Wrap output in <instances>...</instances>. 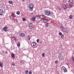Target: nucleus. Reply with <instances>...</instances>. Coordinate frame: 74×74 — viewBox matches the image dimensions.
<instances>
[{
    "label": "nucleus",
    "instance_id": "nucleus-38",
    "mask_svg": "<svg viewBox=\"0 0 74 74\" xmlns=\"http://www.w3.org/2000/svg\"><path fill=\"white\" fill-rule=\"evenodd\" d=\"M13 40H15V41L16 40V38H15L13 37Z\"/></svg>",
    "mask_w": 74,
    "mask_h": 74
},
{
    "label": "nucleus",
    "instance_id": "nucleus-48",
    "mask_svg": "<svg viewBox=\"0 0 74 74\" xmlns=\"http://www.w3.org/2000/svg\"><path fill=\"white\" fill-rule=\"evenodd\" d=\"M65 0V1H66L67 0Z\"/></svg>",
    "mask_w": 74,
    "mask_h": 74
},
{
    "label": "nucleus",
    "instance_id": "nucleus-7",
    "mask_svg": "<svg viewBox=\"0 0 74 74\" xmlns=\"http://www.w3.org/2000/svg\"><path fill=\"white\" fill-rule=\"evenodd\" d=\"M4 13V11L1 9H0V15H3Z\"/></svg>",
    "mask_w": 74,
    "mask_h": 74
},
{
    "label": "nucleus",
    "instance_id": "nucleus-20",
    "mask_svg": "<svg viewBox=\"0 0 74 74\" xmlns=\"http://www.w3.org/2000/svg\"><path fill=\"white\" fill-rule=\"evenodd\" d=\"M66 68L64 67V66H62V71H63L65 69H66Z\"/></svg>",
    "mask_w": 74,
    "mask_h": 74
},
{
    "label": "nucleus",
    "instance_id": "nucleus-47",
    "mask_svg": "<svg viewBox=\"0 0 74 74\" xmlns=\"http://www.w3.org/2000/svg\"><path fill=\"white\" fill-rule=\"evenodd\" d=\"M49 54L51 55V53H50Z\"/></svg>",
    "mask_w": 74,
    "mask_h": 74
},
{
    "label": "nucleus",
    "instance_id": "nucleus-45",
    "mask_svg": "<svg viewBox=\"0 0 74 74\" xmlns=\"http://www.w3.org/2000/svg\"><path fill=\"white\" fill-rule=\"evenodd\" d=\"M19 36H20V37L21 36V34H20V35H19Z\"/></svg>",
    "mask_w": 74,
    "mask_h": 74
},
{
    "label": "nucleus",
    "instance_id": "nucleus-49",
    "mask_svg": "<svg viewBox=\"0 0 74 74\" xmlns=\"http://www.w3.org/2000/svg\"><path fill=\"white\" fill-rule=\"evenodd\" d=\"M3 52V53H4V52Z\"/></svg>",
    "mask_w": 74,
    "mask_h": 74
},
{
    "label": "nucleus",
    "instance_id": "nucleus-17",
    "mask_svg": "<svg viewBox=\"0 0 74 74\" xmlns=\"http://www.w3.org/2000/svg\"><path fill=\"white\" fill-rule=\"evenodd\" d=\"M33 46L34 47H35V48H36V43L35 42L33 43Z\"/></svg>",
    "mask_w": 74,
    "mask_h": 74
},
{
    "label": "nucleus",
    "instance_id": "nucleus-15",
    "mask_svg": "<svg viewBox=\"0 0 74 74\" xmlns=\"http://www.w3.org/2000/svg\"><path fill=\"white\" fill-rule=\"evenodd\" d=\"M8 3L10 4H13V3L12 2V1H9Z\"/></svg>",
    "mask_w": 74,
    "mask_h": 74
},
{
    "label": "nucleus",
    "instance_id": "nucleus-46",
    "mask_svg": "<svg viewBox=\"0 0 74 74\" xmlns=\"http://www.w3.org/2000/svg\"><path fill=\"white\" fill-rule=\"evenodd\" d=\"M59 10H61V9L59 8Z\"/></svg>",
    "mask_w": 74,
    "mask_h": 74
},
{
    "label": "nucleus",
    "instance_id": "nucleus-44",
    "mask_svg": "<svg viewBox=\"0 0 74 74\" xmlns=\"http://www.w3.org/2000/svg\"><path fill=\"white\" fill-rule=\"evenodd\" d=\"M25 0H22V1H25Z\"/></svg>",
    "mask_w": 74,
    "mask_h": 74
},
{
    "label": "nucleus",
    "instance_id": "nucleus-29",
    "mask_svg": "<svg viewBox=\"0 0 74 74\" xmlns=\"http://www.w3.org/2000/svg\"><path fill=\"white\" fill-rule=\"evenodd\" d=\"M12 64L13 66H15V63L12 62Z\"/></svg>",
    "mask_w": 74,
    "mask_h": 74
},
{
    "label": "nucleus",
    "instance_id": "nucleus-23",
    "mask_svg": "<svg viewBox=\"0 0 74 74\" xmlns=\"http://www.w3.org/2000/svg\"><path fill=\"white\" fill-rule=\"evenodd\" d=\"M28 73H29V71L28 70H26L25 71V73L26 74H28Z\"/></svg>",
    "mask_w": 74,
    "mask_h": 74
},
{
    "label": "nucleus",
    "instance_id": "nucleus-1",
    "mask_svg": "<svg viewBox=\"0 0 74 74\" xmlns=\"http://www.w3.org/2000/svg\"><path fill=\"white\" fill-rule=\"evenodd\" d=\"M45 15H47L48 16H51L53 14V12H51L49 10H46V12H45Z\"/></svg>",
    "mask_w": 74,
    "mask_h": 74
},
{
    "label": "nucleus",
    "instance_id": "nucleus-34",
    "mask_svg": "<svg viewBox=\"0 0 74 74\" xmlns=\"http://www.w3.org/2000/svg\"><path fill=\"white\" fill-rule=\"evenodd\" d=\"M55 63H56V64H57V63H58V60H56L55 61Z\"/></svg>",
    "mask_w": 74,
    "mask_h": 74
},
{
    "label": "nucleus",
    "instance_id": "nucleus-8",
    "mask_svg": "<svg viewBox=\"0 0 74 74\" xmlns=\"http://www.w3.org/2000/svg\"><path fill=\"white\" fill-rule=\"evenodd\" d=\"M62 7L64 10H65V9H66L67 8V7L66 6V5H62Z\"/></svg>",
    "mask_w": 74,
    "mask_h": 74
},
{
    "label": "nucleus",
    "instance_id": "nucleus-26",
    "mask_svg": "<svg viewBox=\"0 0 74 74\" xmlns=\"http://www.w3.org/2000/svg\"><path fill=\"white\" fill-rule=\"evenodd\" d=\"M64 35L63 34H62V35H61V38H64Z\"/></svg>",
    "mask_w": 74,
    "mask_h": 74
},
{
    "label": "nucleus",
    "instance_id": "nucleus-40",
    "mask_svg": "<svg viewBox=\"0 0 74 74\" xmlns=\"http://www.w3.org/2000/svg\"><path fill=\"white\" fill-rule=\"evenodd\" d=\"M36 17H37V18H38V17H39V15L38 14L36 15Z\"/></svg>",
    "mask_w": 74,
    "mask_h": 74
},
{
    "label": "nucleus",
    "instance_id": "nucleus-11",
    "mask_svg": "<svg viewBox=\"0 0 74 74\" xmlns=\"http://www.w3.org/2000/svg\"><path fill=\"white\" fill-rule=\"evenodd\" d=\"M44 23H47L48 22V20L47 19H45L43 20Z\"/></svg>",
    "mask_w": 74,
    "mask_h": 74
},
{
    "label": "nucleus",
    "instance_id": "nucleus-4",
    "mask_svg": "<svg viewBox=\"0 0 74 74\" xmlns=\"http://www.w3.org/2000/svg\"><path fill=\"white\" fill-rule=\"evenodd\" d=\"M73 0H69V6H70V7L71 8L72 7V5H71V4L73 3Z\"/></svg>",
    "mask_w": 74,
    "mask_h": 74
},
{
    "label": "nucleus",
    "instance_id": "nucleus-35",
    "mask_svg": "<svg viewBox=\"0 0 74 74\" xmlns=\"http://www.w3.org/2000/svg\"><path fill=\"white\" fill-rule=\"evenodd\" d=\"M32 72L31 71H30L29 72V74H32Z\"/></svg>",
    "mask_w": 74,
    "mask_h": 74
},
{
    "label": "nucleus",
    "instance_id": "nucleus-16",
    "mask_svg": "<svg viewBox=\"0 0 74 74\" xmlns=\"http://www.w3.org/2000/svg\"><path fill=\"white\" fill-rule=\"evenodd\" d=\"M39 18L40 19H42V15H40L39 16Z\"/></svg>",
    "mask_w": 74,
    "mask_h": 74
},
{
    "label": "nucleus",
    "instance_id": "nucleus-36",
    "mask_svg": "<svg viewBox=\"0 0 74 74\" xmlns=\"http://www.w3.org/2000/svg\"><path fill=\"white\" fill-rule=\"evenodd\" d=\"M44 55H45V53H43L42 54V56H43V57H44Z\"/></svg>",
    "mask_w": 74,
    "mask_h": 74
},
{
    "label": "nucleus",
    "instance_id": "nucleus-22",
    "mask_svg": "<svg viewBox=\"0 0 74 74\" xmlns=\"http://www.w3.org/2000/svg\"><path fill=\"white\" fill-rule=\"evenodd\" d=\"M27 39L28 40H30V36L29 35L28 36Z\"/></svg>",
    "mask_w": 74,
    "mask_h": 74
},
{
    "label": "nucleus",
    "instance_id": "nucleus-12",
    "mask_svg": "<svg viewBox=\"0 0 74 74\" xmlns=\"http://www.w3.org/2000/svg\"><path fill=\"white\" fill-rule=\"evenodd\" d=\"M62 71L64 73H66V72H67V69H66V68H65V69H64V70H63Z\"/></svg>",
    "mask_w": 74,
    "mask_h": 74
},
{
    "label": "nucleus",
    "instance_id": "nucleus-5",
    "mask_svg": "<svg viewBox=\"0 0 74 74\" xmlns=\"http://www.w3.org/2000/svg\"><path fill=\"white\" fill-rule=\"evenodd\" d=\"M8 28V27L7 26H5L2 29L3 30V31L4 32H8V30L7 29Z\"/></svg>",
    "mask_w": 74,
    "mask_h": 74
},
{
    "label": "nucleus",
    "instance_id": "nucleus-6",
    "mask_svg": "<svg viewBox=\"0 0 74 74\" xmlns=\"http://www.w3.org/2000/svg\"><path fill=\"white\" fill-rule=\"evenodd\" d=\"M62 31H63V32H65V33H68V32H69V30H68L66 28H62Z\"/></svg>",
    "mask_w": 74,
    "mask_h": 74
},
{
    "label": "nucleus",
    "instance_id": "nucleus-14",
    "mask_svg": "<svg viewBox=\"0 0 74 74\" xmlns=\"http://www.w3.org/2000/svg\"><path fill=\"white\" fill-rule=\"evenodd\" d=\"M21 37H24L25 36V34H24V33H21Z\"/></svg>",
    "mask_w": 74,
    "mask_h": 74
},
{
    "label": "nucleus",
    "instance_id": "nucleus-24",
    "mask_svg": "<svg viewBox=\"0 0 74 74\" xmlns=\"http://www.w3.org/2000/svg\"><path fill=\"white\" fill-rule=\"evenodd\" d=\"M16 13V14H17V15H20V12L18 11Z\"/></svg>",
    "mask_w": 74,
    "mask_h": 74
},
{
    "label": "nucleus",
    "instance_id": "nucleus-25",
    "mask_svg": "<svg viewBox=\"0 0 74 74\" xmlns=\"http://www.w3.org/2000/svg\"><path fill=\"white\" fill-rule=\"evenodd\" d=\"M3 66L2 65V63H1L0 62V67H3Z\"/></svg>",
    "mask_w": 74,
    "mask_h": 74
},
{
    "label": "nucleus",
    "instance_id": "nucleus-39",
    "mask_svg": "<svg viewBox=\"0 0 74 74\" xmlns=\"http://www.w3.org/2000/svg\"><path fill=\"white\" fill-rule=\"evenodd\" d=\"M23 61H24L23 60H21V61H20L21 63V64H22V62H23Z\"/></svg>",
    "mask_w": 74,
    "mask_h": 74
},
{
    "label": "nucleus",
    "instance_id": "nucleus-41",
    "mask_svg": "<svg viewBox=\"0 0 74 74\" xmlns=\"http://www.w3.org/2000/svg\"><path fill=\"white\" fill-rule=\"evenodd\" d=\"M31 15H33V13H31Z\"/></svg>",
    "mask_w": 74,
    "mask_h": 74
},
{
    "label": "nucleus",
    "instance_id": "nucleus-13",
    "mask_svg": "<svg viewBox=\"0 0 74 74\" xmlns=\"http://www.w3.org/2000/svg\"><path fill=\"white\" fill-rule=\"evenodd\" d=\"M11 56L12 58H14V56H15L14 55V54L13 53H12L11 54Z\"/></svg>",
    "mask_w": 74,
    "mask_h": 74
},
{
    "label": "nucleus",
    "instance_id": "nucleus-21",
    "mask_svg": "<svg viewBox=\"0 0 74 74\" xmlns=\"http://www.w3.org/2000/svg\"><path fill=\"white\" fill-rule=\"evenodd\" d=\"M45 26L47 27H48V26H49V24L48 23H47L45 25Z\"/></svg>",
    "mask_w": 74,
    "mask_h": 74
},
{
    "label": "nucleus",
    "instance_id": "nucleus-19",
    "mask_svg": "<svg viewBox=\"0 0 74 74\" xmlns=\"http://www.w3.org/2000/svg\"><path fill=\"white\" fill-rule=\"evenodd\" d=\"M12 16L13 18H14V17H15V16L14 15V13H12Z\"/></svg>",
    "mask_w": 74,
    "mask_h": 74
},
{
    "label": "nucleus",
    "instance_id": "nucleus-37",
    "mask_svg": "<svg viewBox=\"0 0 74 74\" xmlns=\"http://www.w3.org/2000/svg\"><path fill=\"white\" fill-rule=\"evenodd\" d=\"M60 27H61V28L62 29L63 28V25H61V26H60Z\"/></svg>",
    "mask_w": 74,
    "mask_h": 74
},
{
    "label": "nucleus",
    "instance_id": "nucleus-18",
    "mask_svg": "<svg viewBox=\"0 0 74 74\" xmlns=\"http://www.w3.org/2000/svg\"><path fill=\"white\" fill-rule=\"evenodd\" d=\"M69 18L70 19H71L73 18V15H70L69 16Z\"/></svg>",
    "mask_w": 74,
    "mask_h": 74
},
{
    "label": "nucleus",
    "instance_id": "nucleus-2",
    "mask_svg": "<svg viewBox=\"0 0 74 74\" xmlns=\"http://www.w3.org/2000/svg\"><path fill=\"white\" fill-rule=\"evenodd\" d=\"M58 58H59L60 60H64V57L62 55V52L60 51H59L58 53Z\"/></svg>",
    "mask_w": 74,
    "mask_h": 74
},
{
    "label": "nucleus",
    "instance_id": "nucleus-9",
    "mask_svg": "<svg viewBox=\"0 0 74 74\" xmlns=\"http://www.w3.org/2000/svg\"><path fill=\"white\" fill-rule=\"evenodd\" d=\"M36 17H32L31 19V21H34L36 20Z\"/></svg>",
    "mask_w": 74,
    "mask_h": 74
},
{
    "label": "nucleus",
    "instance_id": "nucleus-32",
    "mask_svg": "<svg viewBox=\"0 0 74 74\" xmlns=\"http://www.w3.org/2000/svg\"><path fill=\"white\" fill-rule=\"evenodd\" d=\"M59 34L60 36H62V32H60L59 33Z\"/></svg>",
    "mask_w": 74,
    "mask_h": 74
},
{
    "label": "nucleus",
    "instance_id": "nucleus-42",
    "mask_svg": "<svg viewBox=\"0 0 74 74\" xmlns=\"http://www.w3.org/2000/svg\"><path fill=\"white\" fill-rule=\"evenodd\" d=\"M7 52H8L7 51H5L6 54H7Z\"/></svg>",
    "mask_w": 74,
    "mask_h": 74
},
{
    "label": "nucleus",
    "instance_id": "nucleus-3",
    "mask_svg": "<svg viewBox=\"0 0 74 74\" xmlns=\"http://www.w3.org/2000/svg\"><path fill=\"white\" fill-rule=\"evenodd\" d=\"M29 8L31 11H33V8H34L33 4L31 3L29 5Z\"/></svg>",
    "mask_w": 74,
    "mask_h": 74
},
{
    "label": "nucleus",
    "instance_id": "nucleus-31",
    "mask_svg": "<svg viewBox=\"0 0 74 74\" xmlns=\"http://www.w3.org/2000/svg\"><path fill=\"white\" fill-rule=\"evenodd\" d=\"M39 41H40V39H37V43H39Z\"/></svg>",
    "mask_w": 74,
    "mask_h": 74
},
{
    "label": "nucleus",
    "instance_id": "nucleus-33",
    "mask_svg": "<svg viewBox=\"0 0 74 74\" xmlns=\"http://www.w3.org/2000/svg\"><path fill=\"white\" fill-rule=\"evenodd\" d=\"M22 19L23 21H26V18H23Z\"/></svg>",
    "mask_w": 74,
    "mask_h": 74
},
{
    "label": "nucleus",
    "instance_id": "nucleus-30",
    "mask_svg": "<svg viewBox=\"0 0 74 74\" xmlns=\"http://www.w3.org/2000/svg\"><path fill=\"white\" fill-rule=\"evenodd\" d=\"M72 59L73 60V62L74 63V57L73 56L72 57Z\"/></svg>",
    "mask_w": 74,
    "mask_h": 74
},
{
    "label": "nucleus",
    "instance_id": "nucleus-10",
    "mask_svg": "<svg viewBox=\"0 0 74 74\" xmlns=\"http://www.w3.org/2000/svg\"><path fill=\"white\" fill-rule=\"evenodd\" d=\"M29 29H32L33 28V25L32 24H30L29 25Z\"/></svg>",
    "mask_w": 74,
    "mask_h": 74
},
{
    "label": "nucleus",
    "instance_id": "nucleus-43",
    "mask_svg": "<svg viewBox=\"0 0 74 74\" xmlns=\"http://www.w3.org/2000/svg\"><path fill=\"white\" fill-rule=\"evenodd\" d=\"M6 8H7V9H8V6H6Z\"/></svg>",
    "mask_w": 74,
    "mask_h": 74
},
{
    "label": "nucleus",
    "instance_id": "nucleus-28",
    "mask_svg": "<svg viewBox=\"0 0 74 74\" xmlns=\"http://www.w3.org/2000/svg\"><path fill=\"white\" fill-rule=\"evenodd\" d=\"M17 47H20V43L19 42L17 45Z\"/></svg>",
    "mask_w": 74,
    "mask_h": 74
},
{
    "label": "nucleus",
    "instance_id": "nucleus-27",
    "mask_svg": "<svg viewBox=\"0 0 74 74\" xmlns=\"http://www.w3.org/2000/svg\"><path fill=\"white\" fill-rule=\"evenodd\" d=\"M42 18H46V16L45 15H42Z\"/></svg>",
    "mask_w": 74,
    "mask_h": 74
}]
</instances>
